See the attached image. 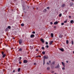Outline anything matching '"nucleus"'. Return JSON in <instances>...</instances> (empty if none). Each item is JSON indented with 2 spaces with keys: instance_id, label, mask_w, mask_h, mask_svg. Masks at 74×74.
Here are the masks:
<instances>
[{
  "instance_id": "nucleus-15",
  "label": "nucleus",
  "mask_w": 74,
  "mask_h": 74,
  "mask_svg": "<svg viewBox=\"0 0 74 74\" xmlns=\"http://www.w3.org/2000/svg\"><path fill=\"white\" fill-rule=\"evenodd\" d=\"M18 50L19 51H21H21H22V48H20V49H19Z\"/></svg>"
},
{
  "instance_id": "nucleus-39",
  "label": "nucleus",
  "mask_w": 74,
  "mask_h": 74,
  "mask_svg": "<svg viewBox=\"0 0 74 74\" xmlns=\"http://www.w3.org/2000/svg\"><path fill=\"white\" fill-rule=\"evenodd\" d=\"M45 49L44 47H42V49Z\"/></svg>"
},
{
  "instance_id": "nucleus-17",
  "label": "nucleus",
  "mask_w": 74,
  "mask_h": 74,
  "mask_svg": "<svg viewBox=\"0 0 74 74\" xmlns=\"http://www.w3.org/2000/svg\"><path fill=\"white\" fill-rule=\"evenodd\" d=\"M8 29H11V26H8Z\"/></svg>"
},
{
  "instance_id": "nucleus-24",
  "label": "nucleus",
  "mask_w": 74,
  "mask_h": 74,
  "mask_svg": "<svg viewBox=\"0 0 74 74\" xmlns=\"http://www.w3.org/2000/svg\"><path fill=\"white\" fill-rule=\"evenodd\" d=\"M21 26H24V24L23 23H22L21 24Z\"/></svg>"
},
{
  "instance_id": "nucleus-62",
  "label": "nucleus",
  "mask_w": 74,
  "mask_h": 74,
  "mask_svg": "<svg viewBox=\"0 0 74 74\" xmlns=\"http://www.w3.org/2000/svg\"><path fill=\"white\" fill-rule=\"evenodd\" d=\"M40 74H41V73H40Z\"/></svg>"
},
{
  "instance_id": "nucleus-45",
  "label": "nucleus",
  "mask_w": 74,
  "mask_h": 74,
  "mask_svg": "<svg viewBox=\"0 0 74 74\" xmlns=\"http://www.w3.org/2000/svg\"><path fill=\"white\" fill-rule=\"evenodd\" d=\"M47 9H49V7H47Z\"/></svg>"
},
{
  "instance_id": "nucleus-41",
  "label": "nucleus",
  "mask_w": 74,
  "mask_h": 74,
  "mask_svg": "<svg viewBox=\"0 0 74 74\" xmlns=\"http://www.w3.org/2000/svg\"><path fill=\"white\" fill-rule=\"evenodd\" d=\"M50 24H51V25H52V24H53V23H52V22H51L50 23Z\"/></svg>"
},
{
  "instance_id": "nucleus-42",
  "label": "nucleus",
  "mask_w": 74,
  "mask_h": 74,
  "mask_svg": "<svg viewBox=\"0 0 74 74\" xmlns=\"http://www.w3.org/2000/svg\"><path fill=\"white\" fill-rule=\"evenodd\" d=\"M61 25H64V23H62L61 24Z\"/></svg>"
},
{
  "instance_id": "nucleus-37",
  "label": "nucleus",
  "mask_w": 74,
  "mask_h": 74,
  "mask_svg": "<svg viewBox=\"0 0 74 74\" xmlns=\"http://www.w3.org/2000/svg\"><path fill=\"white\" fill-rule=\"evenodd\" d=\"M46 47L47 48H49V46L48 45H46Z\"/></svg>"
},
{
  "instance_id": "nucleus-18",
  "label": "nucleus",
  "mask_w": 74,
  "mask_h": 74,
  "mask_svg": "<svg viewBox=\"0 0 74 74\" xmlns=\"http://www.w3.org/2000/svg\"><path fill=\"white\" fill-rule=\"evenodd\" d=\"M42 53L43 55H45V51L42 52Z\"/></svg>"
},
{
  "instance_id": "nucleus-21",
  "label": "nucleus",
  "mask_w": 74,
  "mask_h": 74,
  "mask_svg": "<svg viewBox=\"0 0 74 74\" xmlns=\"http://www.w3.org/2000/svg\"><path fill=\"white\" fill-rule=\"evenodd\" d=\"M51 36L52 37H53V34L52 33L51 34Z\"/></svg>"
},
{
  "instance_id": "nucleus-55",
  "label": "nucleus",
  "mask_w": 74,
  "mask_h": 74,
  "mask_svg": "<svg viewBox=\"0 0 74 74\" xmlns=\"http://www.w3.org/2000/svg\"><path fill=\"white\" fill-rule=\"evenodd\" d=\"M27 0V1H29V0L31 1V0Z\"/></svg>"
},
{
  "instance_id": "nucleus-57",
  "label": "nucleus",
  "mask_w": 74,
  "mask_h": 74,
  "mask_svg": "<svg viewBox=\"0 0 74 74\" xmlns=\"http://www.w3.org/2000/svg\"><path fill=\"white\" fill-rule=\"evenodd\" d=\"M33 9H34V8H33Z\"/></svg>"
},
{
  "instance_id": "nucleus-22",
  "label": "nucleus",
  "mask_w": 74,
  "mask_h": 74,
  "mask_svg": "<svg viewBox=\"0 0 74 74\" xmlns=\"http://www.w3.org/2000/svg\"><path fill=\"white\" fill-rule=\"evenodd\" d=\"M66 43L67 44H69V40H66Z\"/></svg>"
},
{
  "instance_id": "nucleus-19",
  "label": "nucleus",
  "mask_w": 74,
  "mask_h": 74,
  "mask_svg": "<svg viewBox=\"0 0 74 74\" xmlns=\"http://www.w3.org/2000/svg\"><path fill=\"white\" fill-rule=\"evenodd\" d=\"M20 70H21V68H19L18 69V72H19Z\"/></svg>"
},
{
  "instance_id": "nucleus-34",
  "label": "nucleus",
  "mask_w": 74,
  "mask_h": 74,
  "mask_svg": "<svg viewBox=\"0 0 74 74\" xmlns=\"http://www.w3.org/2000/svg\"><path fill=\"white\" fill-rule=\"evenodd\" d=\"M46 45H48V43L47 42H46Z\"/></svg>"
},
{
  "instance_id": "nucleus-4",
  "label": "nucleus",
  "mask_w": 74,
  "mask_h": 74,
  "mask_svg": "<svg viewBox=\"0 0 74 74\" xmlns=\"http://www.w3.org/2000/svg\"><path fill=\"white\" fill-rule=\"evenodd\" d=\"M22 40L20 39L19 41V44H22Z\"/></svg>"
},
{
  "instance_id": "nucleus-28",
  "label": "nucleus",
  "mask_w": 74,
  "mask_h": 74,
  "mask_svg": "<svg viewBox=\"0 0 74 74\" xmlns=\"http://www.w3.org/2000/svg\"><path fill=\"white\" fill-rule=\"evenodd\" d=\"M67 20H66V21H64V23H67Z\"/></svg>"
},
{
  "instance_id": "nucleus-46",
  "label": "nucleus",
  "mask_w": 74,
  "mask_h": 74,
  "mask_svg": "<svg viewBox=\"0 0 74 74\" xmlns=\"http://www.w3.org/2000/svg\"><path fill=\"white\" fill-rule=\"evenodd\" d=\"M66 63H69V61H68V60H67L66 61Z\"/></svg>"
},
{
  "instance_id": "nucleus-48",
  "label": "nucleus",
  "mask_w": 74,
  "mask_h": 74,
  "mask_svg": "<svg viewBox=\"0 0 74 74\" xmlns=\"http://www.w3.org/2000/svg\"><path fill=\"white\" fill-rule=\"evenodd\" d=\"M47 64H49V63L47 62Z\"/></svg>"
},
{
  "instance_id": "nucleus-1",
  "label": "nucleus",
  "mask_w": 74,
  "mask_h": 74,
  "mask_svg": "<svg viewBox=\"0 0 74 74\" xmlns=\"http://www.w3.org/2000/svg\"><path fill=\"white\" fill-rule=\"evenodd\" d=\"M55 69H59L60 68V65H59V64H58V65L55 67Z\"/></svg>"
},
{
  "instance_id": "nucleus-13",
  "label": "nucleus",
  "mask_w": 74,
  "mask_h": 74,
  "mask_svg": "<svg viewBox=\"0 0 74 74\" xmlns=\"http://www.w3.org/2000/svg\"><path fill=\"white\" fill-rule=\"evenodd\" d=\"M9 30L8 29V28H6V29H5V32H8V31H9Z\"/></svg>"
},
{
  "instance_id": "nucleus-8",
  "label": "nucleus",
  "mask_w": 74,
  "mask_h": 74,
  "mask_svg": "<svg viewBox=\"0 0 74 74\" xmlns=\"http://www.w3.org/2000/svg\"><path fill=\"white\" fill-rule=\"evenodd\" d=\"M40 41H42L43 43H44V39H41Z\"/></svg>"
},
{
  "instance_id": "nucleus-31",
  "label": "nucleus",
  "mask_w": 74,
  "mask_h": 74,
  "mask_svg": "<svg viewBox=\"0 0 74 74\" xmlns=\"http://www.w3.org/2000/svg\"><path fill=\"white\" fill-rule=\"evenodd\" d=\"M44 64H45V60H43V65H44Z\"/></svg>"
},
{
  "instance_id": "nucleus-59",
  "label": "nucleus",
  "mask_w": 74,
  "mask_h": 74,
  "mask_svg": "<svg viewBox=\"0 0 74 74\" xmlns=\"http://www.w3.org/2000/svg\"><path fill=\"white\" fill-rule=\"evenodd\" d=\"M72 1H74V0H72Z\"/></svg>"
},
{
  "instance_id": "nucleus-14",
  "label": "nucleus",
  "mask_w": 74,
  "mask_h": 74,
  "mask_svg": "<svg viewBox=\"0 0 74 74\" xmlns=\"http://www.w3.org/2000/svg\"><path fill=\"white\" fill-rule=\"evenodd\" d=\"M65 6V4H64L62 5L61 7H64Z\"/></svg>"
},
{
  "instance_id": "nucleus-35",
  "label": "nucleus",
  "mask_w": 74,
  "mask_h": 74,
  "mask_svg": "<svg viewBox=\"0 0 74 74\" xmlns=\"http://www.w3.org/2000/svg\"><path fill=\"white\" fill-rule=\"evenodd\" d=\"M51 73H54V71H51Z\"/></svg>"
},
{
  "instance_id": "nucleus-38",
  "label": "nucleus",
  "mask_w": 74,
  "mask_h": 74,
  "mask_svg": "<svg viewBox=\"0 0 74 74\" xmlns=\"http://www.w3.org/2000/svg\"><path fill=\"white\" fill-rule=\"evenodd\" d=\"M2 55H4V52H3V51L2 52Z\"/></svg>"
},
{
  "instance_id": "nucleus-20",
  "label": "nucleus",
  "mask_w": 74,
  "mask_h": 74,
  "mask_svg": "<svg viewBox=\"0 0 74 74\" xmlns=\"http://www.w3.org/2000/svg\"><path fill=\"white\" fill-rule=\"evenodd\" d=\"M71 43L72 45H73L74 44V41L73 40H72L71 41Z\"/></svg>"
},
{
  "instance_id": "nucleus-52",
  "label": "nucleus",
  "mask_w": 74,
  "mask_h": 74,
  "mask_svg": "<svg viewBox=\"0 0 74 74\" xmlns=\"http://www.w3.org/2000/svg\"><path fill=\"white\" fill-rule=\"evenodd\" d=\"M71 16H69V18H71Z\"/></svg>"
},
{
  "instance_id": "nucleus-50",
  "label": "nucleus",
  "mask_w": 74,
  "mask_h": 74,
  "mask_svg": "<svg viewBox=\"0 0 74 74\" xmlns=\"http://www.w3.org/2000/svg\"><path fill=\"white\" fill-rule=\"evenodd\" d=\"M36 51H38V49H36Z\"/></svg>"
},
{
  "instance_id": "nucleus-61",
  "label": "nucleus",
  "mask_w": 74,
  "mask_h": 74,
  "mask_svg": "<svg viewBox=\"0 0 74 74\" xmlns=\"http://www.w3.org/2000/svg\"><path fill=\"white\" fill-rule=\"evenodd\" d=\"M30 47H31V46H30Z\"/></svg>"
},
{
  "instance_id": "nucleus-27",
  "label": "nucleus",
  "mask_w": 74,
  "mask_h": 74,
  "mask_svg": "<svg viewBox=\"0 0 74 74\" xmlns=\"http://www.w3.org/2000/svg\"><path fill=\"white\" fill-rule=\"evenodd\" d=\"M51 69H53L54 68V66H51Z\"/></svg>"
},
{
  "instance_id": "nucleus-36",
  "label": "nucleus",
  "mask_w": 74,
  "mask_h": 74,
  "mask_svg": "<svg viewBox=\"0 0 74 74\" xmlns=\"http://www.w3.org/2000/svg\"><path fill=\"white\" fill-rule=\"evenodd\" d=\"M56 26H54V29H56Z\"/></svg>"
},
{
  "instance_id": "nucleus-2",
  "label": "nucleus",
  "mask_w": 74,
  "mask_h": 74,
  "mask_svg": "<svg viewBox=\"0 0 74 74\" xmlns=\"http://www.w3.org/2000/svg\"><path fill=\"white\" fill-rule=\"evenodd\" d=\"M43 58H44L43 60H45V59H48V56H44L43 57Z\"/></svg>"
},
{
  "instance_id": "nucleus-60",
  "label": "nucleus",
  "mask_w": 74,
  "mask_h": 74,
  "mask_svg": "<svg viewBox=\"0 0 74 74\" xmlns=\"http://www.w3.org/2000/svg\"><path fill=\"white\" fill-rule=\"evenodd\" d=\"M54 74H56V73H55Z\"/></svg>"
},
{
  "instance_id": "nucleus-23",
  "label": "nucleus",
  "mask_w": 74,
  "mask_h": 74,
  "mask_svg": "<svg viewBox=\"0 0 74 74\" xmlns=\"http://www.w3.org/2000/svg\"><path fill=\"white\" fill-rule=\"evenodd\" d=\"M52 64H53V65H55V62H53Z\"/></svg>"
},
{
  "instance_id": "nucleus-33",
  "label": "nucleus",
  "mask_w": 74,
  "mask_h": 74,
  "mask_svg": "<svg viewBox=\"0 0 74 74\" xmlns=\"http://www.w3.org/2000/svg\"><path fill=\"white\" fill-rule=\"evenodd\" d=\"M37 57H39V58H41V56H37Z\"/></svg>"
},
{
  "instance_id": "nucleus-54",
  "label": "nucleus",
  "mask_w": 74,
  "mask_h": 74,
  "mask_svg": "<svg viewBox=\"0 0 74 74\" xmlns=\"http://www.w3.org/2000/svg\"><path fill=\"white\" fill-rule=\"evenodd\" d=\"M13 39L14 40L15 39V38H13Z\"/></svg>"
},
{
  "instance_id": "nucleus-16",
  "label": "nucleus",
  "mask_w": 74,
  "mask_h": 74,
  "mask_svg": "<svg viewBox=\"0 0 74 74\" xmlns=\"http://www.w3.org/2000/svg\"><path fill=\"white\" fill-rule=\"evenodd\" d=\"M53 41H51L50 43V45H51L52 43H53Z\"/></svg>"
},
{
  "instance_id": "nucleus-26",
  "label": "nucleus",
  "mask_w": 74,
  "mask_h": 74,
  "mask_svg": "<svg viewBox=\"0 0 74 74\" xmlns=\"http://www.w3.org/2000/svg\"><path fill=\"white\" fill-rule=\"evenodd\" d=\"M5 54H3V58H5Z\"/></svg>"
},
{
  "instance_id": "nucleus-11",
  "label": "nucleus",
  "mask_w": 74,
  "mask_h": 74,
  "mask_svg": "<svg viewBox=\"0 0 74 74\" xmlns=\"http://www.w3.org/2000/svg\"><path fill=\"white\" fill-rule=\"evenodd\" d=\"M47 10L46 9H45L43 10V12H47Z\"/></svg>"
},
{
  "instance_id": "nucleus-7",
  "label": "nucleus",
  "mask_w": 74,
  "mask_h": 74,
  "mask_svg": "<svg viewBox=\"0 0 74 74\" xmlns=\"http://www.w3.org/2000/svg\"><path fill=\"white\" fill-rule=\"evenodd\" d=\"M62 64L63 66H64V67H65V64H64V63L63 62H62Z\"/></svg>"
},
{
  "instance_id": "nucleus-32",
  "label": "nucleus",
  "mask_w": 74,
  "mask_h": 74,
  "mask_svg": "<svg viewBox=\"0 0 74 74\" xmlns=\"http://www.w3.org/2000/svg\"><path fill=\"white\" fill-rule=\"evenodd\" d=\"M32 33H33V34H35V33H36V32L34 31H33Z\"/></svg>"
},
{
  "instance_id": "nucleus-51",
  "label": "nucleus",
  "mask_w": 74,
  "mask_h": 74,
  "mask_svg": "<svg viewBox=\"0 0 74 74\" xmlns=\"http://www.w3.org/2000/svg\"><path fill=\"white\" fill-rule=\"evenodd\" d=\"M36 10H38V8H36Z\"/></svg>"
},
{
  "instance_id": "nucleus-30",
  "label": "nucleus",
  "mask_w": 74,
  "mask_h": 74,
  "mask_svg": "<svg viewBox=\"0 0 74 74\" xmlns=\"http://www.w3.org/2000/svg\"><path fill=\"white\" fill-rule=\"evenodd\" d=\"M47 70H49V69H50V67H48L47 68Z\"/></svg>"
},
{
  "instance_id": "nucleus-58",
  "label": "nucleus",
  "mask_w": 74,
  "mask_h": 74,
  "mask_svg": "<svg viewBox=\"0 0 74 74\" xmlns=\"http://www.w3.org/2000/svg\"><path fill=\"white\" fill-rule=\"evenodd\" d=\"M73 53H74V51H73Z\"/></svg>"
},
{
  "instance_id": "nucleus-40",
  "label": "nucleus",
  "mask_w": 74,
  "mask_h": 74,
  "mask_svg": "<svg viewBox=\"0 0 74 74\" xmlns=\"http://www.w3.org/2000/svg\"><path fill=\"white\" fill-rule=\"evenodd\" d=\"M62 70H65V68H64V67H63L62 68Z\"/></svg>"
},
{
  "instance_id": "nucleus-12",
  "label": "nucleus",
  "mask_w": 74,
  "mask_h": 74,
  "mask_svg": "<svg viewBox=\"0 0 74 74\" xmlns=\"http://www.w3.org/2000/svg\"><path fill=\"white\" fill-rule=\"evenodd\" d=\"M71 23L72 24L74 23V21L73 20H71L70 21Z\"/></svg>"
},
{
  "instance_id": "nucleus-29",
  "label": "nucleus",
  "mask_w": 74,
  "mask_h": 74,
  "mask_svg": "<svg viewBox=\"0 0 74 74\" xmlns=\"http://www.w3.org/2000/svg\"><path fill=\"white\" fill-rule=\"evenodd\" d=\"M59 16L60 17L62 16V13L60 14L59 15Z\"/></svg>"
},
{
  "instance_id": "nucleus-3",
  "label": "nucleus",
  "mask_w": 74,
  "mask_h": 74,
  "mask_svg": "<svg viewBox=\"0 0 74 74\" xmlns=\"http://www.w3.org/2000/svg\"><path fill=\"white\" fill-rule=\"evenodd\" d=\"M69 4H70V6L71 7H72L73 6V5L74 4V3H73V2H71V3L70 2V3Z\"/></svg>"
},
{
  "instance_id": "nucleus-44",
  "label": "nucleus",
  "mask_w": 74,
  "mask_h": 74,
  "mask_svg": "<svg viewBox=\"0 0 74 74\" xmlns=\"http://www.w3.org/2000/svg\"><path fill=\"white\" fill-rule=\"evenodd\" d=\"M34 65H36V63H34Z\"/></svg>"
},
{
  "instance_id": "nucleus-49",
  "label": "nucleus",
  "mask_w": 74,
  "mask_h": 74,
  "mask_svg": "<svg viewBox=\"0 0 74 74\" xmlns=\"http://www.w3.org/2000/svg\"><path fill=\"white\" fill-rule=\"evenodd\" d=\"M51 61H49V63H51Z\"/></svg>"
},
{
  "instance_id": "nucleus-53",
  "label": "nucleus",
  "mask_w": 74,
  "mask_h": 74,
  "mask_svg": "<svg viewBox=\"0 0 74 74\" xmlns=\"http://www.w3.org/2000/svg\"><path fill=\"white\" fill-rule=\"evenodd\" d=\"M20 59H22V58H21V57H20Z\"/></svg>"
},
{
  "instance_id": "nucleus-25",
  "label": "nucleus",
  "mask_w": 74,
  "mask_h": 74,
  "mask_svg": "<svg viewBox=\"0 0 74 74\" xmlns=\"http://www.w3.org/2000/svg\"><path fill=\"white\" fill-rule=\"evenodd\" d=\"M59 38H62V35H59Z\"/></svg>"
},
{
  "instance_id": "nucleus-6",
  "label": "nucleus",
  "mask_w": 74,
  "mask_h": 74,
  "mask_svg": "<svg viewBox=\"0 0 74 74\" xmlns=\"http://www.w3.org/2000/svg\"><path fill=\"white\" fill-rule=\"evenodd\" d=\"M34 37H35V36L34 34H32L30 36L31 38H34Z\"/></svg>"
},
{
  "instance_id": "nucleus-9",
  "label": "nucleus",
  "mask_w": 74,
  "mask_h": 74,
  "mask_svg": "<svg viewBox=\"0 0 74 74\" xmlns=\"http://www.w3.org/2000/svg\"><path fill=\"white\" fill-rule=\"evenodd\" d=\"M59 49H60V51H62V52H63V51H64V49H63L59 48Z\"/></svg>"
},
{
  "instance_id": "nucleus-56",
  "label": "nucleus",
  "mask_w": 74,
  "mask_h": 74,
  "mask_svg": "<svg viewBox=\"0 0 74 74\" xmlns=\"http://www.w3.org/2000/svg\"><path fill=\"white\" fill-rule=\"evenodd\" d=\"M21 60V59H20L19 60L20 61Z\"/></svg>"
},
{
  "instance_id": "nucleus-10",
  "label": "nucleus",
  "mask_w": 74,
  "mask_h": 74,
  "mask_svg": "<svg viewBox=\"0 0 74 74\" xmlns=\"http://www.w3.org/2000/svg\"><path fill=\"white\" fill-rule=\"evenodd\" d=\"M58 22L56 21L54 23V25H57V24H58Z\"/></svg>"
},
{
  "instance_id": "nucleus-43",
  "label": "nucleus",
  "mask_w": 74,
  "mask_h": 74,
  "mask_svg": "<svg viewBox=\"0 0 74 74\" xmlns=\"http://www.w3.org/2000/svg\"><path fill=\"white\" fill-rule=\"evenodd\" d=\"M19 64H21V63H22V62H19Z\"/></svg>"
},
{
  "instance_id": "nucleus-47",
  "label": "nucleus",
  "mask_w": 74,
  "mask_h": 74,
  "mask_svg": "<svg viewBox=\"0 0 74 74\" xmlns=\"http://www.w3.org/2000/svg\"><path fill=\"white\" fill-rule=\"evenodd\" d=\"M15 70H13V73H15Z\"/></svg>"
},
{
  "instance_id": "nucleus-5",
  "label": "nucleus",
  "mask_w": 74,
  "mask_h": 74,
  "mask_svg": "<svg viewBox=\"0 0 74 74\" xmlns=\"http://www.w3.org/2000/svg\"><path fill=\"white\" fill-rule=\"evenodd\" d=\"M28 62V61H27V60H24V61H23V63H27Z\"/></svg>"
}]
</instances>
